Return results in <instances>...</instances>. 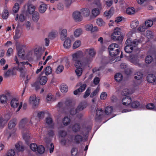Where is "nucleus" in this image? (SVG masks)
Listing matches in <instances>:
<instances>
[{
	"label": "nucleus",
	"instance_id": "a19ab883",
	"mask_svg": "<svg viewBox=\"0 0 156 156\" xmlns=\"http://www.w3.org/2000/svg\"><path fill=\"white\" fill-rule=\"evenodd\" d=\"M45 73L46 75L48 76L52 72V69L49 66H47L44 69Z\"/></svg>",
	"mask_w": 156,
	"mask_h": 156
},
{
	"label": "nucleus",
	"instance_id": "1a4fd4ad",
	"mask_svg": "<svg viewBox=\"0 0 156 156\" xmlns=\"http://www.w3.org/2000/svg\"><path fill=\"white\" fill-rule=\"evenodd\" d=\"M15 151L16 152H23L24 150V147L21 142H19L15 145Z\"/></svg>",
	"mask_w": 156,
	"mask_h": 156
},
{
	"label": "nucleus",
	"instance_id": "69168bd1",
	"mask_svg": "<svg viewBox=\"0 0 156 156\" xmlns=\"http://www.w3.org/2000/svg\"><path fill=\"white\" fill-rule=\"evenodd\" d=\"M90 90L91 88L90 87H89L87 88L83 96V98L88 97L90 95Z\"/></svg>",
	"mask_w": 156,
	"mask_h": 156
},
{
	"label": "nucleus",
	"instance_id": "864d4df0",
	"mask_svg": "<svg viewBox=\"0 0 156 156\" xmlns=\"http://www.w3.org/2000/svg\"><path fill=\"white\" fill-rule=\"evenodd\" d=\"M139 24L138 21H133L130 24L131 27L133 29L136 28Z\"/></svg>",
	"mask_w": 156,
	"mask_h": 156
},
{
	"label": "nucleus",
	"instance_id": "8fccbe9b",
	"mask_svg": "<svg viewBox=\"0 0 156 156\" xmlns=\"http://www.w3.org/2000/svg\"><path fill=\"white\" fill-rule=\"evenodd\" d=\"M37 151L40 154H42L44 152L45 149L44 147L42 145H40L38 147Z\"/></svg>",
	"mask_w": 156,
	"mask_h": 156
},
{
	"label": "nucleus",
	"instance_id": "aec40b11",
	"mask_svg": "<svg viewBox=\"0 0 156 156\" xmlns=\"http://www.w3.org/2000/svg\"><path fill=\"white\" fill-rule=\"evenodd\" d=\"M67 35V30L66 29H63L61 33V39L62 41L64 40Z\"/></svg>",
	"mask_w": 156,
	"mask_h": 156
},
{
	"label": "nucleus",
	"instance_id": "9b49d317",
	"mask_svg": "<svg viewBox=\"0 0 156 156\" xmlns=\"http://www.w3.org/2000/svg\"><path fill=\"white\" fill-rule=\"evenodd\" d=\"M139 57L137 55H133L130 57L131 62L134 64L136 65L138 64L139 62Z\"/></svg>",
	"mask_w": 156,
	"mask_h": 156
},
{
	"label": "nucleus",
	"instance_id": "2f4dec72",
	"mask_svg": "<svg viewBox=\"0 0 156 156\" xmlns=\"http://www.w3.org/2000/svg\"><path fill=\"white\" fill-rule=\"evenodd\" d=\"M129 94V90L128 89H123L122 92V95L125 96V98H130V97L128 96Z\"/></svg>",
	"mask_w": 156,
	"mask_h": 156
},
{
	"label": "nucleus",
	"instance_id": "4468645a",
	"mask_svg": "<svg viewBox=\"0 0 156 156\" xmlns=\"http://www.w3.org/2000/svg\"><path fill=\"white\" fill-rule=\"evenodd\" d=\"M11 106L13 108H15L18 106L19 103L17 98H13L11 101Z\"/></svg>",
	"mask_w": 156,
	"mask_h": 156
},
{
	"label": "nucleus",
	"instance_id": "f3484780",
	"mask_svg": "<svg viewBox=\"0 0 156 156\" xmlns=\"http://www.w3.org/2000/svg\"><path fill=\"white\" fill-rule=\"evenodd\" d=\"M71 45V41L69 38H67L65 41L63 45L65 48H69Z\"/></svg>",
	"mask_w": 156,
	"mask_h": 156
},
{
	"label": "nucleus",
	"instance_id": "e2e57ef3",
	"mask_svg": "<svg viewBox=\"0 0 156 156\" xmlns=\"http://www.w3.org/2000/svg\"><path fill=\"white\" fill-rule=\"evenodd\" d=\"M30 147L31 150L34 151H36L38 147L37 145L34 143L31 144L30 145Z\"/></svg>",
	"mask_w": 156,
	"mask_h": 156
},
{
	"label": "nucleus",
	"instance_id": "09e8293b",
	"mask_svg": "<svg viewBox=\"0 0 156 156\" xmlns=\"http://www.w3.org/2000/svg\"><path fill=\"white\" fill-rule=\"evenodd\" d=\"M19 4L18 3H15L12 9L13 12L15 13H17L19 10Z\"/></svg>",
	"mask_w": 156,
	"mask_h": 156
},
{
	"label": "nucleus",
	"instance_id": "0eeeda50",
	"mask_svg": "<svg viewBox=\"0 0 156 156\" xmlns=\"http://www.w3.org/2000/svg\"><path fill=\"white\" fill-rule=\"evenodd\" d=\"M45 123L48 127L51 129L54 128V124L53 122L52 119L50 117H48L45 119Z\"/></svg>",
	"mask_w": 156,
	"mask_h": 156
},
{
	"label": "nucleus",
	"instance_id": "393cba45",
	"mask_svg": "<svg viewBox=\"0 0 156 156\" xmlns=\"http://www.w3.org/2000/svg\"><path fill=\"white\" fill-rule=\"evenodd\" d=\"M35 8L33 5L31 4L28 7L27 12L29 14H31L33 13L34 12Z\"/></svg>",
	"mask_w": 156,
	"mask_h": 156
},
{
	"label": "nucleus",
	"instance_id": "6ab92c4d",
	"mask_svg": "<svg viewBox=\"0 0 156 156\" xmlns=\"http://www.w3.org/2000/svg\"><path fill=\"white\" fill-rule=\"evenodd\" d=\"M21 33L20 31L17 28H16L15 30V33L14 36L13 37L14 40L16 41V40L19 38L21 36Z\"/></svg>",
	"mask_w": 156,
	"mask_h": 156
},
{
	"label": "nucleus",
	"instance_id": "a18cd8bd",
	"mask_svg": "<svg viewBox=\"0 0 156 156\" xmlns=\"http://www.w3.org/2000/svg\"><path fill=\"white\" fill-rule=\"evenodd\" d=\"M96 23L97 25L100 26H103L105 24V23L103 20L101 18L98 19L97 20Z\"/></svg>",
	"mask_w": 156,
	"mask_h": 156
},
{
	"label": "nucleus",
	"instance_id": "6e6d98bb",
	"mask_svg": "<svg viewBox=\"0 0 156 156\" xmlns=\"http://www.w3.org/2000/svg\"><path fill=\"white\" fill-rule=\"evenodd\" d=\"M130 104L131 107L133 108H137L140 105L139 102L137 101H135L132 102H131Z\"/></svg>",
	"mask_w": 156,
	"mask_h": 156
},
{
	"label": "nucleus",
	"instance_id": "5fc2aeb1",
	"mask_svg": "<svg viewBox=\"0 0 156 156\" xmlns=\"http://www.w3.org/2000/svg\"><path fill=\"white\" fill-rule=\"evenodd\" d=\"M46 135L49 137L52 138L55 135L54 131L52 129H49Z\"/></svg>",
	"mask_w": 156,
	"mask_h": 156
},
{
	"label": "nucleus",
	"instance_id": "0e129e2a",
	"mask_svg": "<svg viewBox=\"0 0 156 156\" xmlns=\"http://www.w3.org/2000/svg\"><path fill=\"white\" fill-rule=\"evenodd\" d=\"M146 29V26L144 25L138 27L137 30L139 32H144Z\"/></svg>",
	"mask_w": 156,
	"mask_h": 156
},
{
	"label": "nucleus",
	"instance_id": "20e7f679",
	"mask_svg": "<svg viewBox=\"0 0 156 156\" xmlns=\"http://www.w3.org/2000/svg\"><path fill=\"white\" fill-rule=\"evenodd\" d=\"M111 37L114 41H119L122 42L123 40V37L122 35L120 29L118 27L115 29Z\"/></svg>",
	"mask_w": 156,
	"mask_h": 156
},
{
	"label": "nucleus",
	"instance_id": "c756f323",
	"mask_svg": "<svg viewBox=\"0 0 156 156\" xmlns=\"http://www.w3.org/2000/svg\"><path fill=\"white\" fill-rule=\"evenodd\" d=\"M81 12L84 16L87 17L90 14V11L89 9L87 8H84L81 9Z\"/></svg>",
	"mask_w": 156,
	"mask_h": 156
},
{
	"label": "nucleus",
	"instance_id": "f03ea898",
	"mask_svg": "<svg viewBox=\"0 0 156 156\" xmlns=\"http://www.w3.org/2000/svg\"><path fill=\"white\" fill-rule=\"evenodd\" d=\"M85 53L89 56H87L82 60L89 65L92 61L93 58L95 57L96 52L93 48H89L86 50Z\"/></svg>",
	"mask_w": 156,
	"mask_h": 156
},
{
	"label": "nucleus",
	"instance_id": "680f3d73",
	"mask_svg": "<svg viewBox=\"0 0 156 156\" xmlns=\"http://www.w3.org/2000/svg\"><path fill=\"white\" fill-rule=\"evenodd\" d=\"M146 108L149 110H153L155 108L154 105L153 103H149L146 105Z\"/></svg>",
	"mask_w": 156,
	"mask_h": 156
},
{
	"label": "nucleus",
	"instance_id": "ddd939ff",
	"mask_svg": "<svg viewBox=\"0 0 156 156\" xmlns=\"http://www.w3.org/2000/svg\"><path fill=\"white\" fill-rule=\"evenodd\" d=\"M38 79L40 84L42 85H45L48 80L47 77L45 76H40Z\"/></svg>",
	"mask_w": 156,
	"mask_h": 156
},
{
	"label": "nucleus",
	"instance_id": "052dcab7",
	"mask_svg": "<svg viewBox=\"0 0 156 156\" xmlns=\"http://www.w3.org/2000/svg\"><path fill=\"white\" fill-rule=\"evenodd\" d=\"M81 44V41H76L73 44V49H76L79 47Z\"/></svg>",
	"mask_w": 156,
	"mask_h": 156
},
{
	"label": "nucleus",
	"instance_id": "ea45409f",
	"mask_svg": "<svg viewBox=\"0 0 156 156\" xmlns=\"http://www.w3.org/2000/svg\"><path fill=\"white\" fill-rule=\"evenodd\" d=\"M58 32L56 31H52L48 35V37L51 39H53L56 36Z\"/></svg>",
	"mask_w": 156,
	"mask_h": 156
},
{
	"label": "nucleus",
	"instance_id": "3c124183",
	"mask_svg": "<svg viewBox=\"0 0 156 156\" xmlns=\"http://www.w3.org/2000/svg\"><path fill=\"white\" fill-rule=\"evenodd\" d=\"M146 36L148 39H151L153 37V35L151 31L147 30L146 33Z\"/></svg>",
	"mask_w": 156,
	"mask_h": 156
},
{
	"label": "nucleus",
	"instance_id": "bb28decb",
	"mask_svg": "<svg viewBox=\"0 0 156 156\" xmlns=\"http://www.w3.org/2000/svg\"><path fill=\"white\" fill-rule=\"evenodd\" d=\"M83 137L80 135H76L74 138V141L77 144H79L83 140Z\"/></svg>",
	"mask_w": 156,
	"mask_h": 156
},
{
	"label": "nucleus",
	"instance_id": "9d476101",
	"mask_svg": "<svg viewBox=\"0 0 156 156\" xmlns=\"http://www.w3.org/2000/svg\"><path fill=\"white\" fill-rule=\"evenodd\" d=\"M39 100L38 98H30L29 102L33 106H36L38 105Z\"/></svg>",
	"mask_w": 156,
	"mask_h": 156
},
{
	"label": "nucleus",
	"instance_id": "4be33fe9",
	"mask_svg": "<svg viewBox=\"0 0 156 156\" xmlns=\"http://www.w3.org/2000/svg\"><path fill=\"white\" fill-rule=\"evenodd\" d=\"M134 78L137 80H140L141 82V79L143 77V74L140 72H136L134 75Z\"/></svg>",
	"mask_w": 156,
	"mask_h": 156
},
{
	"label": "nucleus",
	"instance_id": "39448f33",
	"mask_svg": "<svg viewBox=\"0 0 156 156\" xmlns=\"http://www.w3.org/2000/svg\"><path fill=\"white\" fill-rule=\"evenodd\" d=\"M138 44V42H134L132 44H131V45H126L124 48L125 51L128 53H131L133 50V48L136 47Z\"/></svg>",
	"mask_w": 156,
	"mask_h": 156
},
{
	"label": "nucleus",
	"instance_id": "2eb2a0df",
	"mask_svg": "<svg viewBox=\"0 0 156 156\" xmlns=\"http://www.w3.org/2000/svg\"><path fill=\"white\" fill-rule=\"evenodd\" d=\"M47 6L45 4H42L39 6V10L41 13H44L47 9Z\"/></svg>",
	"mask_w": 156,
	"mask_h": 156
},
{
	"label": "nucleus",
	"instance_id": "a211bd4d",
	"mask_svg": "<svg viewBox=\"0 0 156 156\" xmlns=\"http://www.w3.org/2000/svg\"><path fill=\"white\" fill-rule=\"evenodd\" d=\"M40 18L39 13L37 12H35L32 14V19L35 22H37Z\"/></svg>",
	"mask_w": 156,
	"mask_h": 156
},
{
	"label": "nucleus",
	"instance_id": "bf43d9fd",
	"mask_svg": "<svg viewBox=\"0 0 156 156\" xmlns=\"http://www.w3.org/2000/svg\"><path fill=\"white\" fill-rule=\"evenodd\" d=\"M13 75V71L10 70H8L4 74V77L7 78L9 77L10 75Z\"/></svg>",
	"mask_w": 156,
	"mask_h": 156
},
{
	"label": "nucleus",
	"instance_id": "f257e3e1",
	"mask_svg": "<svg viewBox=\"0 0 156 156\" xmlns=\"http://www.w3.org/2000/svg\"><path fill=\"white\" fill-rule=\"evenodd\" d=\"M83 56V52L82 51H76L72 55V60L74 62V65L76 69L75 70V72L77 75L78 76H81L82 73L83 68H84L88 67L89 65L80 60Z\"/></svg>",
	"mask_w": 156,
	"mask_h": 156
},
{
	"label": "nucleus",
	"instance_id": "c9c22d12",
	"mask_svg": "<svg viewBox=\"0 0 156 156\" xmlns=\"http://www.w3.org/2000/svg\"><path fill=\"white\" fill-rule=\"evenodd\" d=\"M70 119L66 116L64 117L62 120L63 123L65 126L68 125L70 123Z\"/></svg>",
	"mask_w": 156,
	"mask_h": 156
},
{
	"label": "nucleus",
	"instance_id": "6e6552de",
	"mask_svg": "<svg viewBox=\"0 0 156 156\" xmlns=\"http://www.w3.org/2000/svg\"><path fill=\"white\" fill-rule=\"evenodd\" d=\"M87 106V104L85 101H82L80 102L76 108L77 112H80L82 111L83 109L86 108Z\"/></svg>",
	"mask_w": 156,
	"mask_h": 156
},
{
	"label": "nucleus",
	"instance_id": "a878e982",
	"mask_svg": "<svg viewBox=\"0 0 156 156\" xmlns=\"http://www.w3.org/2000/svg\"><path fill=\"white\" fill-rule=\"evenodd\" d=\"M122 75L120 73H117L114 76L115 80L118 82L121 81L122 79Z\"/></svg>",
	"mask_w": 156,
	"mask_h": 156
},
{
	"label": "nucleus",
	"instance_id": "13d9d810",
	"mask_svg": "<svg viewBox=\"0 0 156 156\" xmlns=\"http://www.w3.org/2000/svg\"><path fill=\"white\" fill-rule=\"evenodd\" d=\"M96 116L97 117H98V119H99L100 118L99 117L101 115L103 112V110L100 109V108H98L96 110Z\"/></svg>",
	"mask_w": 156,
	"mask_h": 156
},
{
	"label": "nucleus",
	"instance_id": "49530a36",
	"mask_svg": "<svg viewBox=\"0 0 156 156\" xmlns=\"http://www.w3.org/2000/svg\"><path fill=\"white\" fill-rule=\"evenodd\" d=\"M153 24V21L151 20H148L146 21L145 23L144 26L147 28L148 27H150L152 26Z\"/></svg>",
	"mask_w": 156,
	"mask_h": 156
},
{
	"label": "nucleus",
	"instance_id": "774afa93",
	"mask_svg": "<svg viewBox=\"0 0 156 156\" xmlns=\"http://www.w3.org/2000/svg\"><path fill=\"white\" fill-rule=\"evenodd\" d=\"M77 149L76 148H73L71 151V155L72 156H75L77 154Z\"/></svg>",
	"mask_w": 156,
	"mask_h": 156
},
{
	"label": "nucleus",
	"instance_id": "e433bc0d",
	"mask_svg": "<svg viewBox=\"0 0 156 156\" xmlns=\"http://www.w3.org/2000/svg\"><path fill=\"white\" fill-rule=\"evenodd\" d=\"M82 33V30L81 28L76 29L74 32V35L76 37H79Z\"/></svg>",
	"mask_w": 156,
	"mask_h": 156
},
{
	"label": "nucleus",
	"instance_id": "b1692460",
	"mask_svg": "<svg viewBox=\"0 0 156 156\" xmlns=\"http://www.w3.org/2000/svg\"><path fill=\"white\" fill-rule=\"evenodd\" d=\"M80 124L78 123L75 124L72 127V129L73 131L77 132L80 130Z\"/></svg>",
	"mask_w": 156,
	"mask_h": 156
},
{
	"label": "nucleus",
	"instance_id": "7ed1b4c3",
	"mask_svg": "<svg viewBox=\"0 0 156 156\" xmlns=\"http://www.w3.org/2000/svg\"><path fill=\"white\" fill-rule=\"evenodd\" d=\"M109 55L112 57L117 55L120 52L119 45L116 43H112L108 47Z\"/></svg>",
	"mask_w": 156,
	"mask_h": 156
},
{
	"label": "nucleus",
	"instance_id": "58836bf2",
	"mask_svg": "<svg viewBox=\"0 0 156 156\" xmlns=\"http://www.w3.org/2000/svg\"><path fill=\"white\" fill-rule=\"evenodd\" d=\"M16 69L20 71V76L23 78H24L25 76V73L23 72L24 69L23 67H17Z\"/></svg>",
	"mask_w": 156,
	"mask_h": 156
},
{
	"label": "nucleus",
	"instance_id": "dca6fc26",
	"mask_svg": "<svg viewBox=\"0 0 156 156\" xmlns=\"http://www.w3.org/2000/svg\"><path fill=\"white\" fill-rule=\"evenodd\" d=\"M17 123V119H14L12 120H11L9 122L8 125V128L11 129L12 128L15 127Z\"/></svg>",
	"mask_w": 156,
	"mask_h": 156
},
{
	"label": "nucleus",
	"instance_id": "4d7b16f0",
	"mask_svg": "<svg viewBox=\"0 0 156 156\" xmlns=\"http://www.w3.org/2000/svg\"><path fill=\"white\" fill-rule=\"evenodd\" d=\"M45 113L44 111L39 112L37 113V116L39 119H43L44 118Z\"/></svg>",
	"mask_w": 156,
	"mask_h": 156
},
{
	"label": "nucleus",
	"instance_id": "c85d7f7f",
	"mask_svg": "<svg viewBox=\"0 0 156 156\" xmlns=\"http://www.w3.org/2000/svg\"><path fill=\"white\" fill-rule=\"evenodd\" d=\"M132 101L131 98H123L122 103L124 105H129Z\"/></svg>",
	"mask_w": 156,
	"mask_h": 156
},
{
	"label": "nucleus",
	"instance_id": "473e14b6",
	"mask_svg": "<svg viewBox=\"0 0 156 156\" xmlns=\"http://www.w3.org/2000/svg\"><path fill=\"white\" fill-rule=\"evenodd\" d=\"M60 89L62 92L66 93L68 91V87L66 84H62L60 86Z\"/></svg>",
	"mask_w": 156,
	"mask_h": 156
},
{
	"label": "nucleus",
	"instance_id": "7c9ffc66",
	"mask_svg": "<svg viewBox=\"0 0 156 156\" xmlns=\"http://www.w3.org/2000/svg\"><path fill=\"white\" fill-rule=\"evenodd\" d=\"M23 138L25 140L26 143L28 145L30 143V137L28 133L24 134H23Z\"/></svg>",
	"mask_w": 156,
	"mask_h": 156
},
{
	"label": "nucleus",
	"instance_id": "603ef678",
	"mask_svg": "<svg viewBox=\"0 0 156 156\" xmlns=\"http://www.w3.org/2000/svg\"><path fill=\"white\" fill-rule=\"evenodd\" d=\"M28 120L27 118H24L22 119L20 121L19 126L20 127H23L25 124L27 122Z\"/></svg>",
	"mask_w": 156,
	"mask_h": 156
},
{
	"label": "nucleus",
	"instance_id": "de8ad7c7",
	"mask_svg": "<svg viewBox=\"0 0 156 156\" xmlns=\"http://www.w3.org/2000/svg\"><path fill=\"white\" fill-rule=\"evenodd\" d=\"M75 103L74 101H72L71 100H69L66 101L65 104L67 106H73L75 105Z\"/></svg>",
	"mask_w": 156,
	"mask_h": 156
},
{
	"label": "nucleus",
	"instance_id": "f8f14e48",
	"mask_svg": "<svg viewBox=\"0 0 156 156\" xmlns=\"http://www.w3.org/2000/svg\"><path fill=\"white\" fill-rule=\"evenodd\" d=\"M155 79L156 76L152 74H149L147 77V81L150 83H155Z\"/></svg>",
	"mask_w": 156,
	"mask_h": 156
},
{
	"label": "nucleus",
	"instance_id": "79ce46f5",
	"mask_svg": "<svg viewBox=\"0 0 156 156\" xmlns=\"http://www.w3.org/2000/svg\"><path fill=\"white\" fill-rule=\"evenodd\" d=\"M92 15L94 17H96L100 14V11L98 9L94 8L92 11Z\"/></svg>",
	"mask_w": 156,
	"mask_h": 156
},
{
	"label": "nucleus",
	"instance_id": "37998d69",
	"mask_svg": "<svg viewBox=\"0 0 156 156\" xmlns=\"http://www.w3.org/2000/svg\"><path fill=\"white\" fill-rule=\"evenodd\" d=\"M90 1L93 2L99 8L101 9V5L100 0H90Z\"/></svg>",
	"mask_w": 156,
	"mask_h": 156
},
{
	"label": "nucleus",
	"instance_id": "423d86ee",
	"mask_svg": "<svg viewBox=\"0 0 156 156\" xmlns=\"http://www.w3.org/2000/svg\"><path fill=\"white\" fill-rule=\"evenodd\" d=\"M73 16L74 20L76 22H79L82 21V17L81 15V13L79 11H75L73 14Z\"/></svg>",
	"mask_w": 156,
	"mask_h": 156
},
{
	"label": "nucleus",
	"instance_id": "5701e85b",
	"mask_svg": "<svg viewBox=\"0 0 156 156\" xmlns=\"http://www.w3.org/2000/svg\"><path fill=\"white\" fill-rule=\"evenodd\" d=\"M126 13L129 15L134 14L135 13V9L133 7H129L127 9Z\"/></svg>",
	"mask_w": 156,
	"mask_h": 156
},
{
	"label": "nucleus",
	"instance_id": "cd10ccee",
	"mask_svg": "<svg viewBox=\"0 0 156 156\" xmlns=\"http://www.w3.org/2000/svg\"><path fill=\"white\" fill-rule=\"evenodd\" d=\"M9 15V12L7 9H5L2 13V17L4 19H7Z\"/></svg>",
	"mask_w": 156,
	"mask_h": 156
},
{
	"label": "nucleus",
	"instance_id": "338daca9",
	"mask_svg": "<svg viewBox=\"0 0 156 156\" xmlns=\"http://www.w3.org/2000/svg\"><path fill=\"white\" fill-rule=\"evenodd\" d=\"M15 152L14 150L11 149L8 151L7 153V156H14L15 155Z\"/></svg>",
	"mask_w": 156,
	"mask_h": 156
},
{
	"label": "nucleus",
	"instance_id": "4c0bfd02",
	"mask_svg": "<svg viewBox=\"0 0 156 156\" xmlns=\"http://www.w3.org/2000/svg\"><path fill=\"white\" fill-rule=\"evenodd\" d=\"M113 110V108L112 106H108L106 107L105 110V113L107 115L111 114Z\"/></svg>",
	"mask_w": 156,
	"mask_h": 156
},
{
	"label": "nucleus",
	"instance_id": "412c9836",
	"mask_svg": "<svg viewBox=\"0 0 156 156\" xmlns=\"http://www.w3.org/2000/svg\"><path fill=\"white\" fill-rule=\"evenodd\" d=\"M13 98L11 92L9 90H6L4 94L0 95V98Z\"/></svg>",
	"mask_w": 156,
	"mask_h": 156
},
{
	"label": "nucleus",
	"instance_id": "72a5a7b5",
	"mask_svg": "<svg viewBox=\"0 0 156 156\" xmlns=\"http://www.w3.org/2000/svg\"><path fill=\"white\" fill-rule=\"evenodd\" d=\"M18 56L21 58H23L25 55V51L22 48H20L17 50Z\"/></svg>",
	"mask_w": 156,
	"mask_h": 156
},
{
	"label": "nucleus",
	"instance_id": "c03bdc74",
	"mask_svg": "<svg viewBox=\"0 0 156 156\" xmlns=\"http://www.w3.org/2000/svg\"><path fill=\"white\" fill-rule=\"evenodd\" d=\"M64 68V66L62 65H59L57 68L56 70V72L57 74H59L62 72L63 69Z\"/></svg>",
	"mask_w": 156,
	"mask_h": 156
},
{
	"label": "nucleus",
	"instance_id": "f704fd0d",
	"mask_svg": "<svg viewBox=\"0 0 156 156\" xmlns=\"http://www.w3.org/2000/svg\"><path fill=\"white\" fill-rule=\"evenodd\" d=\"M153 58L150 55H147L145 58V62L147 64H150L153 60Z\"/></svg>",
	"mask_w": 156,
	"mask_h": 156
}]
</instances>
